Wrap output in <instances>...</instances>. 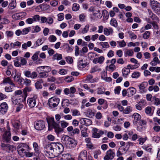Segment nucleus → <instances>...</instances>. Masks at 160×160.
<instances>
[{
    "label": "nucleus",
    "mask_w": 160,
    "mask_h": 160,
    "mask_svg": "<svg viewBox=\"0 0 160 160\" xmlns=\"http://www.w3.org/2000/svg\"><path fill=\"white\" fill-rule=\"evenodd\" d=\"M48 124V130H51L54 128L55 132L57 134H60L63 131V128H66L68 125V123L66 121L63 120L60 122L61 126V128L59 123L55 122L53 118L47 119Z\"/></svg>",
    "instance_id": "f257e3e1"
},
{
    "label": "nucleus",
    "mask_w": 160,
    "mask_h": 160,
    "mask_svg": "<svg viewBox=\"0 0 160 160\" xmlns=\"http://www.w3.org/2000/svg\"><path fill=\"white\" fill-rule=\"evenodd\" d=\"M62 140L63 143L67 147L73 148L77 145L75 140L68 136H64L62 138Z\"/></svg>",
    "instance_id": "f03ea898"
},
{
    "label": "nucleus",
    "mask_w": 160,
    "mask_h": 160,
    "mask_svg": "<svg viewBox=\"0 0 160 160\" xmlns=\"http://www.w3.org/2000/svg\"><path fill=\"white\" fill-rule=\"evenodd\" d=\"M47 148L48 150L53 149L56 153L58 154L62 152L64 149V147L62 144L60 143H52L49 144V147Z\"/></svg>",
    "instance_id": "7ed1b4c3"
},
{
    "label": "nucleus",
    "mask_w": 160,
    "mask_h": 160,
    "mask_svg": "<svg viewBox=\"0 0 160 160\" xmlns=\"http://www.w3.org/2000/svg\"><path fill=\"white\" fill-rule=\"evenodd\" d=\"M150 5L152 9L158 15H160V3L155 0H150Z\"/></svg>",
    "instance_id": "20e7f679"
},
{
    "label": "nucleus",
    "mask_w": 160,
    "mask_h": 160,
    "mask_svg": "<svg viewBox=\"0 0 160 160\" xmlns=\"http://www.w3.org/2000/svg\"><path fill=\"white\" fill-rule=\"evenodd\" d=\"M59 102V98L55 97H52L49 99L48 103L50 107L54 108L57 106Z\"/></svg>",
    "instance_id": "39448f33"
},
{
    "label": "nucleus",
    "mask_w": 160,
    "mask_h": 160,
    "mask_svg": "<svg viewBox=\"0 0 160 160\" xmlns=\"http://www.w3.org/2000/svg\"><path fill=\"white\" fill-rule=\"evenodd\" d=\"M29 146L24 143H21L17 147V150L18 153L22 157L25 155L26 152L25 149L23 148H29Z\"/></svg>",
    "instance_id": "423d86ee"
},
{
    "label": "nucleus",
    "mask_w": 160,
    "mask_h": 160,
    "mask_svg": "<svg viewBox=\"0 0 160 160\" xmlns=\"http://www.w3.org/2000/svg\"><path fill=\"white\" fill-rule=\"evenodd\" d=\"M48 146L49 147V144L47 145L45 147V148L46 150H45L44 152L46 155L50 158L54 157L56 156L55 153L56 152L53 149H51L50 150H48L47 148V147Z\"/></svg>",
    "instance_id": "0eeeda50"
},
{
    "label": "nucleus",
    "mask_w": 160,
    "mask_h": 160,
    "mask_svg": "<svg viewBox=\"0 0 160 160\" xmlns=\"http://www.w3.org/2000/svg\"><path fill=\"white\" fill-rule=\"evenodd\" d=\"M34 126L36 129L41 130L45 127V123L41 120L37 121L35 122Z\"/></svg>",
    "instance_id": "6e6552de"
},
{
    "label": "nucleus",
    "mask_w": 160,
    "mask_h": 160,
    "mask_svg": "<svg viewBox=\"0 0 160 160\" xmlns=\"http://www.w3.org/2000/svg\"><path fill=\"white\" fill-rule=\"evenodd\" d=\"M37 97L36 95H34L32 97L28 99L27 100L28 104L31 108H34L36 105V100Z\"/></svg>",
    "instance_id": "1a4fd4ad"
},
{
    "label": "nucleus",
    "mask_w": 160,
    "mask_h": 160,
    "mask_svg": "<svg viewBox=\"0 0 160 160\" xmlns=\"http://www.w3.org/2000/svg\"><path fill=\"white\" fill-rule=\"evenodd\" d=\"M115 153L110 149L107 152L106 155L104 157V160H112L115 156Z\"/></svg>",
    "instance_id": "9d476101"
},
{
    "label": "nucleus",
    "mask_w": 160,
    "mask_h": 160,
    "mask_svg": "<svg viewBox=\"0 0 160 160\" xmlns=\"http://www.w3.org/2000/svg\"><path fill=\"white\" fill-rule=\"evenodd\" d=\"M8 108L6 102L2 103L0 105V115L5 114L7 111Z\"/></svg>",
    "instance_id": "9b49d317"
},
{
    "label": "nucleus",
    "mask_w": 160,
    "mask_h": 160,
    "mask_svg": "<svg viewBox=\"0 0 160 160\" xmlns=\"http://www.w3.org/2000/svg\"><path fill=\"white\" fill-rule=\"evenodd\" d=\"M11 134L10 132L5 131L2 136V140L7 142H8L11 138Z\"/></svg>",
    "instance_id": "f8f14e48"
},
{
    "label": "nucleus",
    "mask_w": 160,
    "mask_h": 160,
    "mask_svg": "<svg viewBox=\"0 0 160 160\" xmlns=\"http://www.w3.org/2000/svg\"><path fill=\"white\" fill-rule=\"evenodd\" d=\"M38 69H39L40 71H44L46 73H48L51 71L52 68L49 66H45L38 67L37 68V71H38Z\"/></svg>",
    "instance_id": "ddd939ff"
},
{
    "label": "nucleus",
    "mask_w": 160,
    "mask_h": 160,
    "mask_svg": "<svg viewBox=\"0 0 160 160\" xmlns=\"http://www.w3.org/2000/svg\"><path fill=\"white\" fill-rule=\"evenodd\" d=\"M84 113L86 117L90 118H92L95 114V112H93L92 110L90 108H88Z\"/></svg>",
    "instance_id": "4468645a"
},
{
    "label": "nucleus",
    "mask_w": 160,
    "mask_h": 160,
    "mask_svg": "<svg viewBox=\"0 0 160 160\" xmlns=\"http://www.w3.org/2000/svg\"><path fill=\"white\" fill-rule=\"evenodd\" d=\"M136 92V90L133 87H130L128 89V95L127 96L128 97H131L134 95Z\"/></svg>",
    "instance_id": "2eb2a0df"
},
{
    "label": "nucleus",
    "mask_w": 160,
    "mask_h": 160,
    "mask_svg": "<svg viewBox=\"0 0 160 160\" xmlns=\"http://www.w3.org/2000/svg\"><path fill=\"white\" fill-rule=\"evenodd\" d=\"M105 59L103 56H100L99 58H95L93 61V63L96 64L99 63L100 64L102 63Z\"/></svg>",
    "instance_id": "dca6fc26"
},
{
    "label": "nucleus",
    "mask_w": 160,
    "mask_h": 160,
    "mask_svg": "<svg viewBox=\"0 0 160 160\" xmlns=\"http://www.w3.org/2000/svg\"><path fill=\"white\" fill-rule=\"evenodd\" d=\"M1 146L2 147L4 148L5 149L8 150L10 151H12L13 150V146L9 144H5L2 143Z\"/></svg>",
    "instance_id": "f3484780"
},
{
    "label": "nucleus",
    "mask_w": 160,
    "mask_h": 160,
    "mask_svg": "<svg viewBox=\"0 0 160 160\" xmlns=\"http://www.w3.org/2000/svg\"><path fill=\"white\" fill-rule=\"evenodd\" d=\"M81 132V136L82 137H88L87 133L88 129L86 128H83L82 126H80Z\"/></svg>",
    "instance_id": "a211bd4d"
},
{
    "label": "nucleus",
    "mask_w": 160,
    "mask_h": 160,
    "mask_svg": "<svg viewBox=\"0 0 160 160\" xmlns=\"http://www.w3.org/2000/svg\"><path fill=\"white\" fill-rule=\"evenodd\" d=\"M132 118H134L133 122V123L135 124L137 123V122L141 119V117L140 115L138 113H134L133 116Z\"/></svg>",
    "instance_id": "6ab92c4d"
},
{
    "label": "nucleus",
    "mask_w": 160,
    "mask_h": 160,
    "mask_svg": "<svg viewBox=\"0 0 160 160\" xmlns=\"http://www.w3.org/2000/svg\"><path fill=\"white\" fill-rule=\"evenodd\" d=\"M113 32V30L112 28H105L104 29V34L106 36H108L110 34H112Z\"/></svg>",
    "instance_id": "aec40b11"
},
{
    "label": "nucleus",
    "mask_w": 160,
    "mask_h": 160,
    "mask_svg": "<svg viewBox=\"0 0 160 160\" xmlns=\"http://www.w3.org/2000/svg\"><path fill=\"white\" fill-rule=\"evenodd\" d=\"M37 71L38 72L39 76L41 78H45L48 76V73L44 71H40L39 69H38Z\"/></svg>",
    "instance_id": "412c9836"
},
{
    "label": "nucleus",
    "mask_w": 160,
    "mask_h": 160,
    "mask_svg": "<svg viewBox=\"0 0 160 160\" xmlns=\"http://www.w3.org/2000/svg\"><path fill=\"white\" fill-rule=\"evenodd\" d=\"M148 85V83L147 82H143L139 85V88L141 92L144 91V89L146 88Z\"/></svg>",
    "instance_id": "4be33fe9"
},
{
    "label": "nucleus",
    "mask_w": 160,
    "mask_h": 160,
    "mask_svg": "<svg viewBox=\"0 0 160 160\" xmlns=\"http://www.w3.org/2000/svg\"><path fill=\"white\" fill-rule=\"evenodd\" d=\"M71 156L69 153L63 154L62 155V157L60 158L59 160H68L71 159Z\"/></svg>",
    "instance_id": "5701e85b"
},
{
    "label": "nucleus",
    "mask_w": 160,
    "mask_h": 160,
    "mask_svg": "<svg viewBox=\"0 0 160 160\" xmlns=\"http://www.w3.org/2000/svg\"><path fill=\"white\" fill-rule=\"evenodd\" d=\"M98 129L96 128H94L92 130V137L94 138H98L100 135L98 133Z\"/></svg>",
    "instance_id": "b1692460"
},
{
    "label": "nucleus",
    "mask_w": 160,
    "mask_h": 160,
    "mask_svg": "<svg viewBox=\"0 0 160 160\" xmlns=\"http://www.w3.org/2000/svg\"><path fill=\"white\" fill-rule=\"evenodd\" d=\"M82 123L85 125H90L92 124V121L89 119L86 118L81 119Z\"/></svg>",
    "instance_id": "393cba45"
},
{
    "label": "nucleus",
    "mask_w": 160,
    "mask_h": 160,
    "mask_svg": "<svg viewBox=\"0 0 160 160\" xmlns=\"http://www.w3.org/2000/svg\"><path fill=\"white\" fill-rule=\"evenodd\" d=\"M3 83L4 84L8 83L11 85H12L13 87H15L14 84L13 83L10 78L8 77L4 79L3 81Z\"/></svg>",
    "instance_id": "a878e982"
},
{
    "label": "nucleus",
    "mask_w": 160,
    "mask_h": 160,
    "mask_svg": "<svg viewBox=\"0 0 160 160\" xmlns=\"http://www.w3.org/2000/svg\"><path fill=\"white\" fill-rule=\"evenodd\" d=\"M88 65V63L83 61V60L79 61L78 62V66L80 68H83L85 67Z\"/></svg>",
    "instance_id": "bb28decb"
},
{
    "label": "nucleus",
    "mask_w": 160,
    "mask_h": 160,
    "mask_svg": "<svg viewBox=\"0 0 160 160\" xmlns=\"http://www.w3.org/2000/svg\"><path fill=\"white\" fill-rule=\"evenodd\" d=\"M26 15V13L25 12H22L19 13H16L14 15L15 18L18 19L20 18H22L23 17L25 16Z\"/></svg>",
    "instance_id": "cd10ccee"
},
{
    "label": "nucleus",
    "mask_w": 160,
    "mask_h": 160,
    "mask_svg": "<svg viewBox=\"0 0 160 160\" xmlns=\"http://www.w3.org/2000/svg\"><path fill=\"white\" fill-rule=\"evenodd\" d=\"M22 99L21 100L20 98H17L15 99L12 98V102L13 104L18 105L21 103H24L22 101Z\"/></svg>",
    "instance_id": "c85d7f7f"
},
{
    "label": "nucleus",
    "mask_w": 160,
    "mask_h": 160,
    "mask_svg": "<svg viewBox=\"0 0 160 160\" xmlns=\"http://www.w3.org/2000/svg\"><path fill=\"white\" fill-rule=\"evenodd\" d=\"M160 63V61L157 57H154L150 62V64L152 66H156L157 64Z\"/></svg>",
    "instance_id": "c756f323"
},
{
    "label": "nucleus",
    "mask_w": 160,
    "mask_h": 160,
    "mask_svg": "<svg viewBox=\"0 0 160 160\" xmlns=\"http://www.w3.org/2000/svg\"><path fill=\"white\" fill-rule=\"evenodd\" d=\"M87 152L86 150H83L82 151L78 156V157L81 158L86 159Z\"/></svg>",
    "instance_id": "7c9ffc66"
},
{
    "label": "nucleus",
    "mask_w": 160,
    "mask_h": 160,
    "mask_svg": "<svg viewBox=\"0 0 160 160\" xmlns=\"http://www.w3.org/2000/svg\"><path fill=\"white\" fill-rule=\"evenodd\" d=\"M15 72V74H14V73L12 72V76L13 75L14 76V80L15 81H18L19 79L20 78V75H18V74L16 75L17 73V71L16 70H15L14 71Z\"/></svg>",
    "instance_id": "2f4dec72"
},
{
    "label": "nucleus",
    "mask_w": 160,
    "mask_h": 160,
    "mask_svg": "<svg viewBox=\"0 0 160 160\" xmlns=\"http://www.w3.org/2000/svg\"><path fill=\"white\" fill-rule=\"evenodd\" d=\"M12 125L15 129L18 130L20 128L21 124L19 121H16L12 122Z\"/></svg>",
    "instance_id": "473e14b6"
},
{
    "label": "nucleus",
    "mask_w": 160,
    "mask_h": 160,
    "mask_svg": "<svg viewBox=\"0 0 160 160\" xmlns=\"http://www.w3.org/2000/svg\"><path fill=\"white\" fill-rule=\"evenodd\" d=\"M134 52L132 49L127 50L124 52V54L125 57L127 56H131L133 54Z\"/></svg>",
    "instance_id": "72a5a7b5"
},
{
    "label": "nucleus",
    "mask_w": 160,
    "mask_h": 160,
    "mask_svg": "<svg viewBox=\"0 0 160 160\" xmlns=\"http://www.w3.org/2000/svg\"><path fill=\"white\" fill-rule=\"evenodd\" d=\"M62 58V55L61 54L56 53L53 56L52 59L53 60L57 59L59 60Z\"/></svg>",
    "instance_id": "f704fd0d"
},
{
    "label": "nucleus",
    "mask_w": 160,
    "mask_h": 160,
    "mask_svg": "<svg viewBox=\"0 0 160 160\" xmlns=\"http://www.w3.org/2000/svg\"><path fill=\"white\" fill-rule=\"evenodd\" d=\"M130 61L133 63L135 64L136 68H138L140 66V63L138 62V61L134 58H131L130 59Z\"/></svg>",
    "instance_id": "c9c22d12"
},
{
    "label": "nucleus",
    "mask_w": 160,
    "mask_h": 160,
    "mask_svg": "<svg viewBox=\"0 0 160 160\" xmlns=\"http://www.w3.org/2000/svg\"><path fill=\"white\" fill-rule=\"evenodd\" d=\"M99 44L102 47V48H108L109 47V45L108 42H100Z\"/></svg>",
    "instance_id": "e433bc0d"
},
{
    "label": "nucleus",
    "mask_w": 160,
    "mask_h": 160,
    "mask_svg": "<svg viewBox=\"0 0 160 160\" xmlns=\"http://www.w3.org/2000/svg\"><path fill=\"white\" fill-rule=\"evenodd\" d=\"M79 5L77 3H75L73 4L72 9L73 11H77L79 10Z\"/></svg>",
    "instance_id": "4c0bfd02"
},
{
    "label": "nucleus",
    "mask_w": 160,
    "mask_h": 160,
    "mask_svg": "<svg viewBox=\"0 0 160 160\" xmlns=\"http://www.w3.org/2000/svg\"><path fill=\"white\" fill-rule=\"evenodd\" d=\"M110 24L111 25L117 27L118 26V23L117 20L114 18H112L110 21Z\"/></svg>",
    "instance_id": "58836bf2"
},
{
    "label": "nucleus",
    "mask_w": 160,
    "mask_h": 160,
    "mask_svg": "<svg viewBox=\"0 0 160 160\" xmlns=\"http://www.w3.org/2000/svg\"><path fill=\"white\" fill-rule=\"evenodd\" d=\"M30 30V27H29L28 28H24L21 31V34H22L23 35L26 34L29 32Z\"/></svg>",
    "instance_id": "ea45409f"
},
{
    "label": "nucleus",
    "mask_w": 160,
    "mask_h": 160,
    "mask_svg": "<svg viewBox=\"0 0 160 160\" xmlns=\"http://www.w3.org/2000/svg\"><path fill=\"white\" fill-rule=\"evenodd\" d=\"M132 108L130 106H128L125 109H124L123 112L126 114H128L132 111Z\"/></svg>",
    "instance_id": "a19ab883"
},
{
    "label": "nucleus",
    "mask_w": 160,
    "mask_h": 160,
    "mask_svg": "<svg viewBox=\"0 0 160 160\" xmlns=\"http://www.w3.org/2000/svg\"><path fill=\"white\" fill-rule=\"evenodd\" d=\"M93 76L92 75H89L87 76L86 78V81L89 82L93 83L94 82V81L92 79Z\"/></svg>",
    "instance_id": "79ce46f5"
},
{
    "label": "nucleus",
    "mask_w": 160,
    "mask_h": 160,
    "mask_svg": "<svg viewBox=\"0 0 160 160\" xmlns=\"http://www.w3.org/2000/svg\"><path fill=\"white\" fill-rule=\"evenodd\" d=\"M140 73L139 72H134L132 73V78H138L140 77Z\"/></svg>",
    "instance_id": "37998d69"
},
{
    "label": "nucleus",
    "mask_w": 160,
    "mask_h": 160,
    "mask_svg": "<svg viewBox=\"0 0 160 160\" xmlns=\"http://www.w3.org/2000/svg\"><path fill=\"white\" fill-rule=\"evenodd\" d=\"M71 111L73 116H79L80 114L79 111L77 109L71 110Z\"/></svg>",
    "instance_id": "c03bdc74"
},
{
    "label": "nucleus",
    "mask_w": 160,
    "mask_h": 160,
    "mask_svg": "<svg viewBox=\"0 0 160 160\" xmlns=\"http://www.w3.org/2000/svg\"><path fill=\"white\" fill-rule=\"evenodd\" d=\"M152 99H154V103L156 105H159L160 104V98H156L155 97H153Z\"/></svg>",
    "instance_id": "a18cd8bd"
},
{
    "label": "nucleus",
    "mask_w": 160,
    "mask_h": 160,
    "mask_svg": "<svg viewBox=\"0 0 160 160\" xmlns=\"http://www.w3.org/2000/svg\"><path fill=\"white\" fill-rule=\"evenodd\" d=\"M48 40L51 42H54L56 40L57 38L54 35H51L49 37Z\"/></svg>",
    "instance_id": "49530a36"
},
{
    "label": "nucleus",
    "mask_w": 160,
    "mask_h": 160,
    "mask_svg": "<svg viewBox=\"0 0 160 160\" xmlns=\"http://www.w3.org/2000/svg\"><path fill=\"white\" fill-rule=\"evenodd\" d=\"M40 52L39 51L36 52L32 57V58L34 61L36 60L38 57Z\"/></svg>",
    "instance_id": "de8ad7c7"
},
{
    "label": "nucleus",
    "mask_w": 160,
    "mask_h": 160,
    "mask_svg": "<svg viewBox=\"0 0 160 160\" xmlns=\"http://www.w3.org/2000/svg\"><path fill=\"white\" fill-rule=\"evenodd\" d=\"M150 34L149 31H146L143 34V37L145 39H147L149 37Z\"/></svg>",
    "instance_id": "09e8293b"
},
{
    "label": "nucleus",
    "mask_w": 160,
    "mask_h": 160,
    "mask_svg": "<svg viewBox=\"0 0 160 160\" xmlns=\"http://www.w3.org/2000/svg\"><path fill=\"white\" fill-rule=\"evenodd\" d=\"M104 88L103 87H100L98 88L97 93L98 94H102L104 93Z\"/></svg>",
    "instance_id": "8fccbe9b"
},
{
    "label": "nucleus",
    "mask_w": 160,
    "mask_h": 160,
    "mask_svg": "<svg viewBox=\"0 0 160 160\" xmlns=\"http://www.w3.org/2000/svg\"><path fill=\"white\" fill-rule=\"evenodd\" d=\"M117 42L119 46L121 48L124 47L126 45V42L124 40H122L121 41H118Z\"/></svg>",
    "instance_id": "3c124183"
},
{
    "label": "nucleus",
    "mask_w": 160,
    "mask_h": 160,
    "mask_svg": "<svg viewBox=\"0 0 160 160\" xmlns=\"http://www.w3.org/2000/svg\"><path fill=\"white\" fill-rule=\"evenodd\" d=\"M89 28V25H86L84 28L82 29V33L83 34L87 33L88 30Z\"/></svg>",
    "instance_id": "603ef678"
},
{
    "label": "nucleus",
    "mask_w": 160,
    "mask_h": 160,
    "mask_svg": "<svg viewBox=\"0 0 160 160\" xmlns=\"http://www.w3.org/2000/svg\"><path fill=\"white\" fill-rule=\"evenodd\" d=\"M130 70L129 68H128L123 69L122 70L123 74L126 76L128 75L130 73Z\"/></svg>",
    "instance_id": "864d4df0"
},
{
    "label": "nucleus",
    "mask_w": 160,
    "mask_h": 160,
    "mask_svg": "<svg viewBox=\"0 0 160 160\" xmlns=\"http://www.w3.org/2000/svg\"><path fill=\"white\" fill-rule=\"evenodd\" d=\"M121 90V88L120 86L116 87L114 89V93L115 94H119Z\"/></svg>",
    "instance_id": "5fc2aeb1"
},
{
    "label": "nucleus",
    "mask_w": 160,
    "mask_h": 160,
    "mask_svg": "<svg viewBox=\"0 0 160 160\" xmlns=\"http://www.w3.org/2000/svg\"><path fill=\"white\" fill-rule=\"evenodd\" d=\"M20 64L21 66L26 65L27 63V61L25 58H21Z\"/></svg>",
    "instance_id": "6e6d98bb"
},
{
    "label": "nucleus",
    "mask_w": 160,
    "mask_h": 160,
    "mask_svg": "<svg viewBox=\"0 0 160 160\" xmlns=\"http://www.w3.org/2000/svg\"><path fill=\"white\" fill-rule=\"evenodd\" d=\"M93 15L98 18H101L102 17V15L101 14L100 12L98 13L97 12L95 11L93 12Z\"/></svg>",
    "instance_id": "4d7b16f0"
},
{
    "label": "nucleus",
    "mask_w": 160,
    "mask_h": 160,
    "mask_svg": "<svg viewBox=\"0 0 160 160\" xmlns=\"http://www.w3.org/2000/svg\"><path fill=\"white\" fill-rule=\"evenodd\" d=\"M150 17L152 18V20L153 21L156 22L159 21V18L155 14H152V15L150 16Z\"/></svg>",
    "instance_id": "13d9d810"
},
{
    "label": "nucleus",
    "mask_w": 160,
    "mask_h": 160,
    "mask_svg": "<svg viewBox=\"0 0 160 160\" xmlns=\"http://www.w3.org/2000/svg\"><path fill=\"white\" fill-rule=\"evenodd\" d=\"M58 20L61 21L64 19V14L63 13H60L58 15Z\"/></svg>",
    "instance_id": "bf43d9fd"
},
{
    "label": "nucleus",
    "mask_w": 160,
    "mask_h": 160,
    "mask_svg": "<svg viewBox=\"0 0 160 160\" xmlns=\"http://www.w3.org/2000/svg\"><path fill=\"white\" fill-rule=\"evenodd\" d=\"M149 23L152 25L153 28L155 29H158V25L156 22L153 21L151 22H150Z\"/></svg>",
    "instance_id": "052dcab7"
},
{
    "label": "nucleus",
    "mask_w": 160,
    "mask_h": 160,
    "mask_svg": "<svg viewBox=\"0 0 160 160\" xmlns=\"http://www.w3.org/2000/svg\"><path fill=\"white\" fill-rule=\"evenodd\" d=\"M53 22V18L51 17H49L48 18H47V23L50 25L52 24Z\"/></svg>",
    "instance_id": "680f3d73"
},
{
    "label": "nucleus",
    "mask_w": 160,
    "mask_h": 160,
    "mask_svg": "<svg viewBox=\"0 0 160 160\" xmlns=\"http://www.w3.org/2000/svg\"><path fill=\"white\" fill-rule=\"evenodd\" d=\"M102 117V115L100 112H98L96 113L95 118L98 119H100Z\"/></svg>",
    "instance_id": "e2e57ef3"
},
{
    "label": "nucleus",
    "mask_w": 160,
    "mask_h": 160,
    "mask_svg": "<svg viewBox=\"0 0 160 160\" xmlns=\"http://www.w3.org/2000/svg\"><path fill=\"white\" fill-rule=\"evenodd\" d=\"M67 72V70L64 69H61L59 71V74L62 75H64L66 74Z\"/></svg>",
    "instance_id": "0e129e2a"
},
{
    "label": "nucleus",
    "mask_w": 160,
    "mask_h": 160,
    "mask_svg": "<svg viewBox=\"0 0 160 160\" xmlns=\"http://www.w3.org/2000/svg\"><path fill=\"white\" fill-rule=\"evenodd\" d=\"M25 76L28 78H30L31 73V72L28 71H25L24 72Z\"/></svg>",
    "instance_id": "69168bd1"
},
{
    "label": "nucleus",
    "mask_w": 160,
    "mask_h": 160,
    "mask_svg": "<svg viewBox=\"0 0 160 160\" xmlns=\"http://www.w3.org/2000/svg\"><path fill=\"white\" fill-rule=\"evenodd\" d=\"M66 61L69 63H72L73 61V59L71 57H68L66 58Z\"/></svg>",
    "instance_id": "338daca9"
},
{
    "label": "nucleus",
    "mask_w": 160,
    "mask_h": 160,
    "mask_svg": "<svg viewBox=\"0 0 160 160\" xmlns=\"http://www.w3.org/2000/svg\"><path fill=\"white\" fill-rule=\"evenodd\" d=\"M50 4L53 7H55L58 4V2L55 0L52 1L50 2Z\"/></svg>",
    "instance_id": "774afa93"
}]
</instances>
